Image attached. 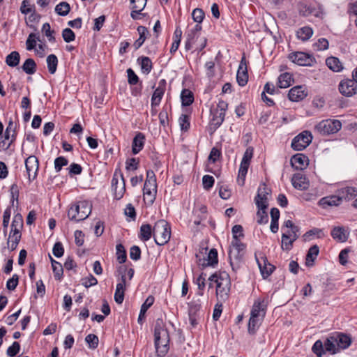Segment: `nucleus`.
<instances>
[{
    "mask_svg": "<svg viewBox=\"0 0 357 357\" xmlns=\"http://www.w3.org/2000/svg\"><path fill=\"white\" fill-rule=\"evenodd\" d=\"M211 282L209 287H211V283L216 284V296L218 302L224 303L228 298L230 288L231 280L229 275L225 272H221L219 274H213L208 278Z\"/></svg>",
    "mask_w": 357,
    "mask_h": 357,
    "instance_id": "obj_1",
    "label": "nucleus"
},
{
    "mask_svg": "<svg viewBox=\"0 0 357 357\" xmlns=\"http://www.w3.org/2000/svg\"><path fill=\"white\" fill-rule=\"evenodd\" d=\"M154 342L158 356L162 357L168 351L169 335L164 328L162 321L157 319L154 327Z\"/></svg>",
    "mask_w": 357,
    "mask_h": 357,
    "instance_id": "obj_2",
    "label": "nucleus"
},
{
    "mask_svg": "<svg viewBox=\"0 0 357 357\" xmlns=\"http://www.w3.org/2000/svg\"><path fill=\"white\" fill-rule=\"evenodd\" d=\"M91 212V206L87 201H80L73 204L68 211V218L75 222L85 220Z\"/></svg>",
    "mask_w": 357,
    "mask_h": 357,
    "instance_id": "obj_3",
    "label": "nucleus"
},
{
    "mask_svg": "<svg viewBox=\"0 0 357 357\" xmlns=\"http://www.w3.org/2000/svg\"><path fill=\"white\" fill-rule=\"evenodd\" d=\"M153 236L158 245L167 243L171 237V228L169 223L165 220L157 221L153 228Z\"/></svg>",
    "mask_w": 357,
    "mask_h": 357,
    "instance_id": "obj_4",
    "label": "nucleus"
},
{
    "mask_svg": "<svg viewBox=\"0 0 357 357\" xmlns=\"http://www.w3.org/2000/svg\"><path fill=\"white\" fill-rule=\"evenodd\" d=\"M143 192L144 199H147L148 202L152 204L157 193L156 177L153 170L146 172V178L144 183Z\"/></svg>",
    "mask_w": 357,
    "mask_h": 357,
    "instance_id": "obj_5",
    "label": "nucleus"
},
{
    "mask_svg": "<svg viewBox=\"0 0 357 357\" xmlns=\"http://www.w3.org/2000/svg\"><path fill=\"white\" fill-rule=\"evenodd\" d=\"M342 128V123L337 119H325L315 126V130L323 135L337 132Z\"/></svg>",
    "mask_w": 357,
    "mask_h": 357,
    "instance_id": "obj_6",
    "label": "nucleus"
},
{
    "mask_svg": "<svg viewBox=\"0 0 357 357\" xmlns=\"http://www.w3.org/2000/svg\"><path fill=\"white\" fill-rule=\"evenodd\" d=\"M299 14L303 17L314 16L318 18H323L324 13L320 6L311 3H301L298 6Z\"/></svg>",
    "mask_w": 357,
    "mask_h": 357,
    "instance_id": "obj_7",
    "label": "nucleus"
},
{
    "mask_svg": "<svg viewBox=\"0 0 357 357\" xmlns=\"http://www.w3.org/2000/svg\"><path fill=\"white\" fill-rule=\"evenodd\" d=\"M312 135L309 131H303L296 136L291 142V147L296 151L305 149L312 142Z\"/></svg>",
    "mask_w": 357,
    "mask_h": 357,
    "instance_id": "obj_8",
    "label": "nucleus"
},
{
    "mask_svg": "<svg viewBox=\"0 0 357 357\" xmlns=\"http://www.w3.org/2000/svg\"><path fill=\"white\" fill-rule=\"evenodd\" d=\"M338 89L342 95L351 97L357 93V84L351 79H344L340 82Z\"/></svg>",
    "mask_w": 357,
    "mask_h": 357,
    "instance_id": "obj_9",
    "label": "nucleus"
},
{
    "mask_svg": "<svg viewBox=\"0 0 357 357\" xmlns=\"http://www.w3.org/2000/svg\"><path fill=\"white\" fill-rule=\"evenodd\" d=\"M26 170L29 180L36 177L38 170V160L35 155L29 156L25 160Z\"/></svg>",
    "mask_w": 357,
    "mask_h": 357,
    "instance_id": "obj_10",
    "label": "nucleus"
},
{
    "mask_svg": "<svg viewBox=\"0 0 357 357\" xmlns=\"http://www.w3.org/2000/svg\"><path fill=\"white\" fill-rule=\"evenodd\" d=\"M121 182L119 183L118 178L116 177L114 174L112 180V188L114 191V198L120 199L123 197L126 192V183L123 175H121Z\"/></svg>",
    "mask_w": 357,
    "mask_h": 357,
    "instance_id": "obj_11",
    "label": "nucleus"
},
{
    "mask_svg": "<svg viewBox=\"0 0 357 357\" xmlns=\"http://www.w3.org/2000/svg\"><path fill=\"white\" fill-rule=\"evenodd\" d=\"M166 80L162 79L158 82V87L155 89L151 97V106L155 107L160 105L162 96L166 90Z\"/></svg>",
    "mask_w": 357,
    "mask_h": 357,
    "instance_id": "obj_12",
    "label": "nucleus"
},
{
    "mask_svg": "<svg viewBox=\"0 0 357 357\" xmlns=\"http://www.w3.org/2000/svg\"><path fill=\"white\" fill-rule=\"evenodd\" d=\"M289 58L292 62L299 66H310L312 62V57L302 52L291 53Z\"/></svg>",
    "mask_w": 357,
    "mask_h": 357,
    "instance_id": "obj_13",
    "label": "nucleus"
},
{
    "mask_svg": "<svg viewBox=\"0 0 357 357\" xmlns=\"http://www.w3.org/2000/svg\"><path fill=\"white\" fill-rule=\"evenodd\" d=\"M291 183L293 186L299 190H305L310 186L309 180L305 175L301 172L294 174L291 178Z\"/></svg>",
    "mask_w": 357,
    "mask_h": 357,
    "instance_id": "obj_14",
    "label": "nucleus"
},
{
    "mask_svg": "<svg viewBox=\"0 0 357 357\" xmlns=\"http://www.w3.org/2000/svg\"><path fill=\"white\" fill-rule=\"evenodd\" d=\"M268 299H257L255 301L250 316L263 318L266 314Z\"/></svg>",
    "mask_w": 357,
    "mask_h": 357,
    "instance_id": "obj_15",
    "label": "nucleus"
},
{
    "mask_svg": "<svg viewBox=\"0 0 357 357\" xmlns=\"http://www.w3.org/2000/svg\"><path fill=\"white\" fill-rule=\"evenodd\" d=\"M307 96V92L302 86H296L291 88L289 93L288 97L291 101L298 102L303 100Z\"/></svg>",
    "mask_w": 357,
    "mask_h": 357,
    "instance_id": "obj_16",
    "label": "nucleus"
},
{
    "mask_svg": "<svg viewBox=\"0 0 357 357\" xmlns=\"http://www.w3.org/2000/svg\"><path fill=\"white\" fill-rule=\"evenodd\" d=\"M333 335L338 351L344 349L349 347L351 343V337L345 334L341 333H335Z\"/></svg>",
    "mask_w": 357,
    "mask_h": 357,
    "instance_id": "obj_17",
    "label": "nucleus"
},
{
    "mask_svg": "<svg viewBox=\"0 0 357 357\" xmlns=\"http://www.w3.org/2000/svg\"><path fill=\"white\" fill-rule=\"evenodd\" d=\"M236 80L238 84L241 86H244L248 80L247 66L243 58L242 59L238 66L236 74Z\"/></svg>",
    "mask_w": 357,
    "mask_h": 357,
    "instance_id": "obj_18",
    "label": "nucleus"
},
{
    "mask_svg": "<svg viewBox=\"0 0 357 357\" xmlns=\"http://www.w3.org/2000/svg\"><path fill=\"white\" fill-rule=\"evenodd\" d=\"M243 255V252L229 248V259L234 271H236L239 268Z\"/></svg>",
    "mask_w": 357,
    "mask_h": 357,
    "instance_id": "obj_19",
    "label": "nucleus"
},
{
    "mask_svg": "<svg viewBox=\"0 0 357 357\" xmlns=\"http://www.w3.org/2000/svg\"><path fill=\"white\" fill-rule=\"evenodd\" d=\"M291 164L296 169H303L308 165V158L302 153H297L291 158Z\"/></svg>",
    "mask_w": 357,
    "mask_h": 357,
    "instance_id": "obj_20",
    "label": "nucleus"
},
{
    "mask_svg": "<svg viewBox=\"0 0 357 357\" xmlns=\"http://www.w3.org/2000/svg\"><path fill=\"white\" fill-rule=\"evenodd\" d=\"M126 285V276L123 275L121 281L116 284L114 294V300L118 304H121L123 301Z\"/></svg>",
    "mask_w": 357,
    "mask_h": 357,
    "instance_id": "obj_21",
    "label": "nucleus"
},
{
    "mask_svg": "<svg viewBox=\"0 0 357 357\" xmlns=\"http://www.w3.org/2000/svg\"><path fill=\"white\" fill-rule=\"evenodd\" d=\"M341 200H351L357 196V188L355 187L347 186L337 190Z\"/></svg>",
    "mask_w": 357,
    "mask_h": 357,
    "instance_id": "obj_22",
    "label": "nucleus"
},
{
    "mask_svg": "<svg viewBox=\"0 0 357 357\" xmlns=\"http://www.w3.org/2000/svg\"><path fill=\"white\" fill-rule=\"evenodd\" d=\"M331 234L335 241L339 242H345L349 236V232L342 226L335 227Z\"/></svg>",
    "mask_w": 357,
    "mask_h": 357,
    "instance_id": "obj_23",
    "label": "nucleus"
},
{
    "mask_svg": "<svg viewBox=\"0 0 357 357\" xmlns=\"http://www.w3.org/2000/svg\"><path fill=\"white\" fill-rule=\"evenodd\" d=\"M341 198L339 195L328 196L321 198L319 204L323 208H326L328 206H337L342 203Z\"/></svg>",
    "mask_w": 357,
    "mask_h": 357,
    "instance_id": "obj_24",
    "label": "nucleus"
},
{
    "mask_svg": "<svg viewBox=\"0 0 357 357\" xmlns=\"http://www.w3.org/2000/svg\"><path fill=\"white\" fill-rule=\"evenodd\" d=\"M145 136L142 132H138L132 140V151L133 154H137L144 147Z\"/></svg>",
    "mask_w": 357,
    "mask_h": 357,
    "instance_id": "obj_25",
    "label": "nucleus"
},
{
    "mask_svg": "<svg viewBox=\"0 0 357 357\" xmlns=\"http://www.w3.org/2000/svg\"><path fill=\"white\" fill-rule=\"evenodd\" d=\"M319 252V248L317 245H312L309 249L305 259V265L308 267L312 266Z\"/></svg>",
    "mask_w": 357,
    "mask_h": 357,
    "instance_id": "obj_26",
    "label": "nucleus"
},
{
    "mask_svg": "<svg viewBox=\"0 0 357 357\" xmlns=\"http://www.w3.org/2000/svg\"><path fill=\"white\" fill-rule=\"evenodd\" d=\"M326 66L333 72H340L343 69V66L340 59L335 56H331L326 60Z\"/></svg>",
    "mask_w": 357,
    "mask_h": 357,
    "instance_id": "obj_27",
    "label": "nucleus"
},
{
    "mask_svg": "<svg viewBox=\"0 0 357 357\" xmlns=\"http://www.w3.org/2000/svg\"><path fill=\"white\" fill-rule=\"evenodd\" d=\"M294 79L289 73L281 74L278 77V86L281 89H285L291 86Z\"/></svg>",
    "mask_w": 357,
    "mask_h": 357,
    "instance_id": "obj_28",
    "label": "nucleus"
},
{
    "mask_svg": "<svg viewBox=\"0 0 357 357\" xmlns=\"http://www.w3.org/2000/svg\"><path fill=\"white\" fill-rule=\"evenodd\" d=\"M313 34V30L310 26H305L300 28L296 31V36L298 39L306 41L308 40Z\"/></svg>",
    "mask_w": 357,
    "mask_h": 357,
    "instance_id": "obj_29",
    "label": "nucleus"
},
{
    "mask_svg": "<svg viewBox=\"0 0 357 357\" xmlns=\"http://www.w3.org/2000/svg\"><path fill=\"white\" fill-rule=\"evenodd\" d=\"M137 31L139 34V38L134 43V47L135 50L139 49L144 43L146 35L149 34L148 29L144 26H139L137 27Z\"/></svg>",
    "mask_w": 357,
    "mask_h": 357,
    "instance_id": "obj_30",
    "label": "nucleus"
},
{
    "mask_svg": "<svg viewBox=\"0 0 357 357\" xmlns=\"http://www.w3.org/2000/svg\"><path fill=\"white\" fill-rule=\"evenodd\" d=\"M154 302V298L153 296H149L145 302L142 305L138 317V322L141 323L145 318V314L148 309L153 305Z\"/></svg>",
    "mask_w": 357,
    "mask_h": 357,
    "instance_id": "obj_31",
    "label": "nucleus"
},
{
    "mask_svg": "<svg viewBox=\"0 0 357 357\" xmlns=\"http://www.w3.org/2000/svg\"><path fill=\"white\" fill-rule=\"evenodd\" d=\"M199 36V34L190 29L186 32V40L185 43V48L186 50H190L192 48L193 45L195 43Z\"/></svg>",
    "mask_w": 357,
    "mask_h": 357,
    "instance_id": "obj_32",
    "label": "nucleus"
},
{
    "mask_svg": "<svg viewBox=\"0 0 357 357\" xmlns=\"http://www.w3.org/2000/svg\"><path fill=\"white\" fill-rule=\"evenodd\" d=\"M153 236V229L149 224L142 225L140 227L139 238L144 241H147Z\"/></svg>",
    "mask_w": 357,
    "mask_h": 357,
    "instance_id": "obj_33",
    "label": "nucleus"
},
{
    "mask_svg": "<svg viewBox=\"0 0 357 357\" xmlns=\"http://www.w3.org/2000/svg\"><path fill=\"white\" fill-rule=\"evenodd\" d=\"M268 193L266 192H258L257 197H255V204L257 207L261 208H267L268 204Z\"/></svg>",
    "mask_w": 357,
    "mask_h": 357,
    "instance_id": "obj_34",
    "label": "nucleus"
},
{
    "mask_svg": "<svg viewBox=\"0 0 357 357\" xmlns=\"http://www.w3.org/2000/svg\"><path fill=\"white\" fill-rule=\"evenodd\" d=\"M20 61V55L18 52L13 51L6 58V63L10 67L17 66Z\"/></svg>",
    "mask_w": 357,
    "mask_h": 357,
    "instance_id": "obj_35",
    "label": "nucleus"
},
{
    "mask_svg": "<svg viewBox=\"0 0 357 357\" xmlns=\"http://www.w3.org/2000/svg\"><path fill=\"white\" fill-rule=\"evenodd\" d=\"M22 70L28 75H33L36 71V64L33 59H27L22 66Z\"/></svg>",
    "mask_w": 357,
    "mask_h": 357,
    "instance_id": "obj_36",
    "label": "nucleus"
},
{
    "mask_svg": "<svg viewBox=\"0 0 357 357\" xmlns=\"http://www.w3.org/2000/svg\"><path fill=\"white\" fill-rule=\"evenodd\" d=\"M139 61L142 72L146 75L149 74L152 69L151 59L147 56H142L141 59H138V61Z\"/></svg>",
    "mask_w": 357,
    "mask_h": 357,
    "instance_id": "obj_37",
    "label": "nucleus"
},
{
    "mask_svg": "<svg viewBox=\"0 0 357 357\" xmlns=\"http://www.w3.org/2000/svg\"><path fill=\"white\" fill-rule=\"evenodd\" d=\"M47 64L48 71L50 74H54L56 71L58 65V59L54 54H50L47 57Z\"/></svg>",
    "mask_w": 357,
    "mask_h": 357,
    "instance_id": "obj_38",
    "label": "nucleus"
},
{
    "mask_svg": "<svg viewBox=\"0 0 357 357\" xmlns=\"http://www.w3.org/2000/svg\"><path fill=\"white\" fill-rule=\"evenodd\" d=\"M182 105L189 106L194 101L193 93L188 89H183L181 94Z\"/></svg>",
    "mask_w": 357,
    "mask_h": 357,
    "instance_id": "obj_39",
    "label": "nucleus"
},
{
    "mask_svg": "<svg viewBox=\"0 0 357 357\" xmlns=\"http://www.w3.org/2000/svg\"><path fill=\"white\" fill-rule=\"evenodd\" d=\"M335 340H334L333 335H330L326 338L324 345L326 351H329L332 354L338 352L337 345L335 344Z\"/></svg>",
    "mask_w": 357,
    "mask_h": 357,
    "instance_id": "obj_40",
    "label": "nucleus"
},
{
    "mask_svg": "<svg viewBox=\"0 0 357 357\" xmlns=\"http://www.w3.org/2000/svg\"><path fill=\"white\" fill-rule=\"evenodd\" d=\"M116 255L117 261L120 264H123V263L126 262V261L127 259V255H126V251L124 248V246L121 243L118 244L116 246Z\"/></svg>",
    "mask_w": 357,
    "mask_h": 357,
    "instance_id": "obj_41",
    "label": "nucleus"
},
{
    "mask_svg": "<svg viewBox=\"0 0 357 357\" xmlns=\"http://www.w3.org/2000/svg\"><path fill=\"white\" fill-rule=\"evenodd\" d=\"M263 318L250 316L248 323V332L250 334H254L260 324V320Z\"/></svg>",
    "mask_w": 357,
    "mask_h": 357,
    "instance_id": "obj_42",
    "label": "nucleus"
},
{
    "mask_svg": "<svg viewBox=\"0 0 357 357\" xmlns=\"http://www.w3.org/2000/svg\"><path fill=\"white\" fill-rule=\"evenodd\" d=\"M70 10V5L65 1L59 3L55 7V12L61 16L67 15L69 13Z\"/></svg>",
    "mask_w": 357,
    "mask_h": 357,
    "instance_id": "obj_43",
    "label": "nucleus"
},
{
    "mask_svg": "<svg viewBox=\"0 0 357 357\" xmlns=\"http://www.w3.org/2000/svg\"><path fill=\"white\" fill-rule=\"evenodd\" d=\"M249 165L241 164L238 170V174L237 177V182L238 185L243 186L245 183V176L248 172Z\"/></svg>",
    "mask_w": 357,
    "mask_h": 357,
    "instance_id": "obj_44",
    "label": "nucleus"
},
{
    "mask_svg": "<svg viewBox=\"0 0 357 357\" xmlns=\"http://www.w3.org/2000/svg\"><path fill=\"white\" fill-rule=\"evenodd\" d=\"M21 236H22L9 235L7 241L8 248L11 251L15 250L17 248L19 242L20 241Z\"/></svg>",
    "mask_w": 357,
    "mask_h": 357,
    "instance_id": "obj_45",
    "label": "nucleus"
},
{
    "mask_svg": "<svg viewBox=\"0 0 357 357\" xmlns=\"http://www.w3.org/2000/svg\"><path fill=\"white\" fill-rule=\"evenodd\" d=\"M20 11L22 14L27 15L35 11V6L31 4L29 0H23L20 7Z\"/></svg>",
    "mask_w": 357,
    "mask_h": 357,
    "instance_id": "obj_46",
    "label": "nucleus"
},
{
    "mask_svg": "<svg viewBox=\"0 0 357 357\" xmlns=\"http://www.w3.org/2000/svg\"><path fill=\"white\" fill-rule=\"evenodd\" d=\"M258 211L257 213V223L259 225L266 224L268 221V216L266 211V208H261V207H257Z\"/></svg>",
    "mask_w": 357,
    "mask_h": 357,
    "instance_id": "obj_47",
    "label": "nucleus"
},
{
    "mask_svg": "<svg viewBox=\"0 0 357 357\" xmlns=\"http://www.w3.org/2000/svg\"><path fill=\"white\" fill-rule=\"evenodd\" d=\"M261 273L264 278L268 277L274 271L275 267L268 264V266L266 264V261L264 260V266H261V264L259 261H257Z\"/></svg>",
    "mask_w": 357,
    "mask_h": 357,
    "instance_id": "obj_48",
    "label": "nucleus"
},
{
    "mask_svg": "<svg viewBox=\"0 0 357 357\" xmlns=\"http://www.w3.org/2000/svg\"><path fill=\"white\" fill-rule=\"evenodd\" d=\"M39 40V37L36 34L31 33L29 35V37L26 41L27 50H32L36 46V42Z\"/></svg>",
    "mask_w": 357,
    "mask_h": 357,
    "instance_id": "obj_49",
    "label": "nucleus"
},
{
    "mask_svg": "<svg viewBox=\"0 0 357 357\" xmlns=\"http://www.w3.org/2000/svg\"><path fill=\"white\" fill-rule=\"evenodd\" d=\"M208 266H213L218 264V252L215 249H211L207 255Z\"/></svg>",
    "mask_w": 357,
    "mask_h": 357,
    "instance_id": "obj_50",
    "label": "nucleus"
},
{
    "mask_svg": "<svg viewBox=\"0 0 357 357\" xmlns=\"http://www.w3.org/2000/svg\"><path fill=\"white\" fill-rule=\"evenodd\" d=\"M52 266L55 279L59 280H61L63 271L61 264L58 261H54Z\"/></svg>",
    "mask_w": 357,
    "mask_h": 357,
    "instance_id": "obj_51",
    "label": "nucleus"
},
{
    "mask_svg": "<svg viewBox=\"0 0 357 357\" xmlns=\"http://www.w3.org/2000/svg\"><path fill=\"white\" fill-rule=\"evenodd\" d=\"M324 345L321 340H317L312 346V351L318 356L321 357L324 352Z\"/></svg>",
    "mask_w": 357,
    "mask_h": 357,
    "instance_id": "obj_52",
    "label": "nucleus"
},
{
    "mask_svg": "<svg viewBox=\"0 0 357 357\" xmlns=\"http://www.w3.org/2000/svg\"><path fill=\"white\" fill-rule=\"evenodd\" d=\"M20 350V344L17 342H14L6 351V354L10 357H15Z\"/></svg>",
    "mask_w": 357,
    "mask_h": 357,
    "instance_id": "obj_53",
    "label": "nucleus"
},
{
    "mask_svg": "<svg viewBox=\"0 0 357 357\" xmlns=\"http://www.w3.org/2000/svg\"><path fill=\"white\" fill-rule=\"evenodd\" d=\"M62 37L66 43H70L75 39V33L70 28H66L63 30Z\"/></svg>",
    "mask_w": 357,
    "mask_h": 357,
    "instance_id": "obj_54",
    "label": "nucleus"
},
{
    "mask_svg": "<svg viewBox=\"0 0 357 357\" xmlns=\"http://www.w3.org/2000/svg\"><path fill=\"white\" fill-rule=\"evenodd\" d=\"M68 161L64 157L60 156L54 160V169L56 172H59L63 166L67 165Z\"/></svg>",
    "mask_w": 357,
    "mask_h": 357,
    "instance_id": "obj_55",
    "label": "nucleus"
},
{
    "mask_svg": "<svg viewBox=\"0 0 357 357\" xmlns=\"http://www.w3.org/2000/svg\"><path fill=\"white\" fill-rule=\"evenodd\" d=\"M294 241H293V238H290L289 236L288 237L286 236V234L282 235V249L285 250H291L293 243Z\"/></svg>",
    "mask_w": 357,
    "mask_h": 357,
    "instance_id": "obj_56",
    "label": "nucleus"
},
{
    "mask_svg": "<svg viewBox=\"0 0 357 357\" xmlns=\"http://www.w3.org/2000/svg\"><path fill=\"white\" fill-rule=\"evenodd\" d=\"M85 341L91 349H96L98 345V337L94 334L88 335L85 338Z\"/></svg>",
    "mask_w": 357,
    "mask_h": 357,
    "instance_id": "obj_57",
    "label": "nucleus"
},
{
    "mask_svg": "<svg viewBox=\"0 0 357 357\" xmlns=\"http://www.w3.org/2000/svg\"><path fill=\"white\" fill-rule=\"evenodd\" d=\"M205 280H206V274L202 273L199 275V277L196 279L195 283L198 286V289L199 291L198 292V294L199 296L203 295L202 291L204 290L205 287Z\"/></svg>",
    "mask_w": 357,
    "mask_h": 357,
    "instance_id": "obj_58",
    "label": "nucleus"
},
{
    "mask_svg": "<svg viewBox=\"0 0 357 357\" xmlns=\"http://www.w3.org/2000/svg\"><path fill=\"white\" fill-rule=\"evenodd\" d=\"M181 130L187 131L190 128L189 116L186 114H182L178 119Z\"/></svg>",
    "mask_w": 357,
    "mask_h": 357,
    "instance_id": "obj_59",
    "label": "nucleus"
},
{
    "mask_svg": "<svg viewBox=\"0 0 357 357\" xmlns=\"http://www.w3.org/2000/svg\"><path fill=\"white\" fill-rule=\"evenodd\" d=\"M42 31L48 38L49 41H50V42L55 41V38L53 36L54 31L51 30V27H50V25L49 23H45L43 25Z\"/></svg>",
    "mask_w": 357,
    "mask_h": 357,
    "instance_id": "obj_60",
    "label": "nucleus"
},
{
    "mask_svg": "<svg viewBox=\"0 0 357 357\" xmlns=\"http://www.w3.org/2000/svg\"><path fill=\"white\" fill-rule=\"evenodd\" d=\"M192 17L195 22L202 23L204 18V13L200 8H195L192 13Z\"/></svg>",
    "mask_w": 357,
    "mask_h": 357,
    "instance_id": "obj_61",
    "label": "nucleus"
},
{
    "mask_svg": "<svg viewBox=\"0 0 357 357\" xmlns=\"http://www.w3.org/2000/svg\"><path fill=\"white\" fill-rule=\"evenodd\" d=\"M214 182L215 180L212 176L205 175L202 178V184L205 190H208L211 189L213 187Z\"/></svg>",
    "mask_w": 357,
    "mask_h": 357,
    "instance_id": "obj_62",
    "label": "nucleus"
},
{
    "mask_svg": "<svg viewBox=\"0 0 357 357\" xmlns=\"http://www.w3.org/2000/svg\"><path fill=\"white\" fill-rule=\"evenodd\" d=\"M97 279L92 275L82 279V284L84 285L86 288L94 286L97 284Z\"/></svg>",
    "mask_w": 357,
    "mask_h": 357,
    "instance_id": "obj_63",
    "label": "nucleus"
},
{
    "mask_svg": "<svg viewBox=\"0 0 357 357\" xmlns=\"http://www.w3.org/2000/svg\"><path fill=\"white\" fill-rule=\"evenodd\" d=\"M19 277L17 274H14L6 282V288L8 290L13 291L15 289L18 284Z\"/></svg>",
    "mask_w": 357,
    "mask_h": 357,
    "instance_id": "obj_64",
    "label": "nucleus"
}]
</instances>
